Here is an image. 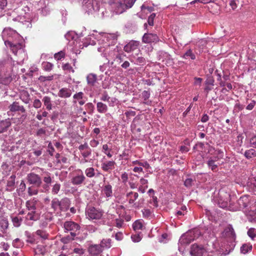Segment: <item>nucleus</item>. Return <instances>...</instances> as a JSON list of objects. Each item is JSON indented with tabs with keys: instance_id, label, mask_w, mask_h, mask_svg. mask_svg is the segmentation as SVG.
I'll return each mask as SVG.
<instances>
[{
	"instance_id": "f257e3e1",
	"label": "nucleus",
	"mask_w": 256,
	"mask_h": 256,
	"mask_svg": "<svg viewBox=\"0 0 256 256\" xmlns=\"http://www.w3.org/2000/svg\"><path fill=\"white\" fill-rule=\"evenodd\" d=\"M222 236L224 238L220 244L218 242H211L214 250L207 248V250L213 252H218V255L226 256L235 247L236 235L234 229L230 226L226 228L222 234Z\"/></svg>"
},
{
	"instance_id": "f03ea898",
	"label": "nucleus",
	"mask_w": 256,
	"mask_h": 256,
	"mask_svg": "<svg viewBox=\"0 0 256 256\" xmlns=\"http://www.w3.org/2000/svg\"><path fill=\"white\" fill-rule=\"evenodd\" d=\"M18 62L8 56L6 58L0 60V80L4 84L10 82L15 76L18 68Z\"/></svg>"
},
{
	"instance_id": "7ed1b4c3",
	"label": "nucleus",
	"mask_w": 256,
	"mask_h": 256,
	"mask_svg": "<svg viewBox=\"0 0 256 256\" xmlns=\"http://www.w3.org/2000/svg\"><path fill=\"white\" fill-rule=\"evenodd\" d=\"M64 227L66 231H70V236H68L62 238L64 243H68L72 240L76 236V232L80 229V226L76 223L72 221H67L64 223Z\"/></svg>"
},
{
	"instance_id": "20e7f679",
	"label": "nucleus",
	"mask_w": 256,
	"mask_h": 256,
	"mask_svg": "<svg viewBox=\"0 0 256 256\" xmlns=\"http://www.w3.org/2000/svg\"><path fill=\"white\" fill-rule=\"evenodd\" d=\"M71 182L73 185L80 186L84 183L86 178L82 170H75L71 173Z\"/></svg>"
},
{
	"instance_id": "39448f33",
	"label": "nucleus",
	"mask_w": 256,
	"mask_h": 256,
	"mask_svg": "<svg viewBox=\"0 0 256 256\" xmlns=\"http://www.w3.org/2000/svg\"><path fill=\"white\" fill-rule=\"evenodd\" d=\"M126 197L128 199V203L130 204H133L136 208L142 207L144 204V200L143 198H140L138 202H134L138 197V194L136 192H130L126 194Z\"/></svg>"
},
{
	"instance_id": "423d86ee",
	"label": "nucleus",
	"mask_w": 256,
	"mask_h": 256,
	"mask_svg": "<svg viewBox=\"0 0 256 256\" xmlns=\"http://www.w3.org/2000/svg\"><path fill=\"white\" fill-rule=\"evenodd\" d=\"M136 0H120L115 8V12L117 14H120L126 9L130 8L134 3Z\"/></svg>"
},
{
	"instance_id": "0eeeda50",
	"label": "nucleus",
	"mask_w": 256,
	"mask_h": 256,
	"mask_svg": "<svg viewBox=\"0 0 256 256\" xmlns=\"http://www.w3.org/2000/svg\"><path fill=\"white\" fill-rule=\"evenodd\" d=\"M219 197L218 200V204L220 207L222 208H228L230 210L231 204L230 201V195L223 191L220 192L219 193Z\"/></svg>"
},
{
	"instance_id": "6e6552de",
	"label": "nucleus",
	"mask_w": 256,
	"mask_h": 256,
	"mask_svg": "<svg viewBox=\"0 0 256 256\" xmlns=\"http://www.w3.org/2000/svg\"><path fill=\"white\" fill-rule=\"evenodd\" d=\"M86 214L90 220H99L102 218V212L94 207L90 206L86 209Z\"/></svg>"
},
{
	"instance_id": "1a4fd4ad",
	"label": "nucleus",
	"mask_w": 256,
	"mask_h": 256,
	"mask_svg": "<svg viewBox=\"0 0 256 256\" xmlns=\"http://www.w3.org/2000/svg\"><path fill=\"white\" fill-rule=\"evenodd\" d=\"M83 7L88 14L92 11H98L100 8L96 0H84Z\"/></svg>"
},
{
	"instance_id": "9d476101",
	"label": "nucleus",
	"mask_w": 256,
	"mask_h": 256,
	"mask_svg": "<svg viewBox=\"0 0 256 256\" xmlns=\"http://www.w3.org/2000/svg\"><path fill=\"white\" fill-rule=\"evenodd\" d=\"M26 180L30 184L34 185L37 187H40L42 184L40 176L34 172L28 174L27 175Z\"/></svg>"
},
{
	"instance_id": "9b49d317",
	"label": "nucleus",
	"mask_w": 256,
	"mask_h": 256,
	"mask_svg": "<svg viewBox=\"0 0 256 256\" xmlns=\"http://www.w3.org/2000/svg\"><path fill=\"white\" fill-rule=\"evenodd\" d=\"M110 56L113 57L114 62L118 64H120L124 60L126 55L122 51L120 50L119 48L116 46L112 51L110 53Z\"/></svg>"
},
{
	"instance_id": "f8f14e48",
	"label": "nucleus",
	"mask_w": 256,
	"mask_h": 256,
	"mask_svg": "<svg viewBox=\"0 0 256 256\" xmlns=\"http://www.w3.org/2000/svg\"><path fill=\"white\" fill-rule=\"evenodd\" d=\"M196 236L194 231H190L182 234L179 240V243L181 244H188L194 240Z\"/></svg>"
},
{
	"instance_id": "ddd939ff",
	"label": "nucleus",
	"mask_w": 256,
	"mask_h": 256,
	"mask_svg": "<svg viewBox=\"0 0 256 256\" xmlns=\"http://www.w3.org/2000/svg\"><path fill=\"white\" fill-rule=\"evenodd\" d=\"M248 202L249 200L248 196H241L237 201V204L238 206L234 207L232 206V208L230 207V210L233 211L241 210L248 206Z\"/></svg>"
},
{
	"instance_id": "4468645a",
	"label": "nucleus",
	"mask_w": 256,
	"mask_h": 256,
	"mask_svg": "<svg viewBox=\"0 0 256 256\" xmlns=\"http://www.w3.org/2000/svg\"><path fill=\"white\" fill-rule=\"evenodd\" d=\"M2 36L3 40L5 42V40H10L9 39L18 36V34L11 28H7L3 30Z\"/></svg>"
},
{
	"instance_id": "2eb2a0df",
	"label": "nucleus",
	"mask_w": 256,
	"mask_h": 256,
	"mask_svg": "<svg viewBox=\"0 0 256 256\" xmlns=\"http://www.w3.org/2000/svg\"><path fill=\"white\" fill-rule=\"evenodd\" d=\"M206 250L202 246L194 244L191 246L190 254L192 256H202Z\"/></svg>"
},
{
	"instance_id": "dca6fc26",
	"label": "nucleus",
	"mask_w": 256,
	"mask_h": 256,
	"mask_svg": "<svg viewBox=\"0 0 256 256\" xmlns=\"http://www.w3.org/2000/svg\"><path fill=\"white\" fill-rule=\"evenodd\" d=\"M44 184L42 186L44 192H48L50 189V186L52 182V178L51 177V174L48 172H45L44 174L42 177Z\"/></svg>"
},
{
	"instance_id": "f3484780",
	"label": "nucleus",
	"mask_w": 256,
	"mask_h": 256,
	"mask_svg": "<svg viewBox=\"0 0 256 256\" xmlns=\"http://www.w3.org/2000/svg\"><path fill=\"white\" fill-rule=\"evenodd\" d=\"M88 250L92 256H98L102 252V248L99 244H90Z\"/></svg>"
},
{
	"instance_id": "a211bd4d",
	"label": "nucleus",
	"mask_w": 256,
	"mask_h": 256,
	"mask_svg": "<svg viewBox=\"0 0 256 256\" xmlns=\"http://www.w3.org/2000/svg\"><path fill=\"white\" fill-rule=\"evenodd\" d=\"M144 43H151L157 42L159 40V38L156 34H145L142 38Z\"/></svg>"
},
{
	"instance_id": "6ab92c4d",
	"label": "nucleus",
	"mask_w": 256,
	"mask_h": 256,
	"mask_svg": "<svg viewBox=\"0 0 256 256\" xmlns=\"http://www.w3.org/2000/svg\"><path fill=\"white\" fill-rule=\"evenodd\" d=\"M9 227V222L8 219L4 216L0 218V232L2 234L6 233Z\"/></svg>"
},
{
	"instance_id": "aec40b11",
	"label": "nucleus",
	"mask_w": 256,
	"mask_h": 256,
	"mask_svg": "<svg viewBox=\"0 0 256 256\" xmlns=\"http://www.w3.org/2000/svg\"><path fill=\"white\" fill-rule=\"evenodd\" d=\"M140 44V42L136 40H131L126 44L124 48V50L126 52H130L136 50Z\"/></svg>"
},
{
	"instance_id": "412c9836",
	"label": "nucleus",
	"mask_w": 256,
	"mask_h": 256,
	"mask_svg": "<svg viewBox=\"0 0 256 256\" xmlns=\"http://www.w3.org/2000/svg\"><path fill=\"white\" fill-rule=\"evenodd\" d=\"M115 164L114 160L106 161L102 164L101 168L104 171L110 172L114 168Z\"/></svg>"
},
{
	"instance_id": "4be33fe9",
	"label": "nucleus",
	"mask_w": 256,
	"mask_h": 256,
	"mask_svg": "<svg viewBox=\"0 0 256 256\" xmlns=\"http://www.w3.org/2000/svg\"><path fill=\"white\" fill-rule=\"evenodd\" d=\"M16 176L12 175L8 179L6 186V190L12 192L15 188Z\"/></svg>"
},
{
	"instance_id": "5701e85b",
	"label": "nucleus",
	"mask_w": 256,
	"mask_h": 256,
	"mask_svg": "<svg viewBox=\"0 0 256 256\" xmlns=\"http://www.w3.org/2000/svg\"><path fill=\"white\" fill-rule=\"evenodd\" d=\"M5 45L8 46L14 54L17 53L18 50L22 48V45L20 43L14 44L10 40H5Z\"/></svg>"
},
{
	"instance_id": "b1692460",
	"label": "nucleus",
	"mask_w": 256,
	"mask_h": 256,
	"mask_svg": "<svg viewBox=\"0 0 256 256\" xmlns=\"http://www.w3.org/2000/svg\"><path fill=\"white\" fill-rule=\"evenodd\" d=\"M9 108L12 112L20 111L22 113L26 112V110L24 107L20 105L19 103L16 102H14L10 106Z\"/></svg>"
},
{
	"instance_id": "393cba45",
	"label": "nucleus",
	"mask_w": 256,
	"mask_h": 256,
	"mask_svg": "<svg viewBox=\"0 0 256 256\" xmlns=\"http://www.w3.org/2000/svg\"><path fill=\"white\" fill-rule=\"evenodd\" d=\"M10 125L11 122L9 119L0 121V134L6 132Z\"/></svg>"
},
{
	"instance_id": "a878e982",
	"label": "nucleus",
	"mask_w": 256,
	"mask_h": 256,
	"mask_svg": "<svg viewBox=\"0 0 256 256\" xmlns=\"http://www.w3.org/2000/svg\"><path fill=\"white\" fill-rule=\"evenodd\" d=\"M28 212L26 216V220L36 221L39 218V214L36 210H28Z\"/></svg>"
},
{
	"instance_id": "bb28decb",
	"label": "nucleus",
	"mask_w": 256,
	"mask_h": 256,
	"mask_svg": "<svg viewBox=\"0 0 256 256\" xmlns=\"http://www.w3.org/2000/svg\"><path fill=\"white\" fill-rule=\"evenodd\" d=\"M38 200L34 198L32 200H27L26 202V208L28 210H34L36 209V205L37 204Z\"/></svg>"
},
{
	"instance_id": "cd10ccee",
	"label": "nucleus",
	"mask_w": 256,
	"mask_h": 256,
	"mask_svg": "<svg viewBox=\"0 0 256 256\" xmlns=\"http://www.w3.org/2000/svg\"><path fill=\"white\" fill-rule=\"evenodd\" d=\"M72 94V92L70 89L64 88L59 90L58 96L61 98H67L70 97Z\"/></svg>"
},
{
	"instance_id": "c85d7f7f",
	"label": "nucleus",
	"mask_w": 256,
	"mask_h": 256,
	"mask_svg": "<svg viewBox=\"0 0 256 256\" xmlns=\"http://www.w3.org/2000/svg\"><path fill=\"white\" fill-rule=\"evenodd\" d=\"M70 200L64 198L60 200V211H66L70 206Z\"/></svg>"
},
{
	"instance_id": "c756f323",
	"label": "nucleus",
	"mask_w": 256,
	"mask_h": 256,
	"mask_svg": "<svg viewBox=\"0 0 256 256\" xmlns=\"http://www.w3.org/2000/svg\"><path fill=\"white\" fill-rule=\"evenodd\" d=\"M97 80V76L94 74H90L86 76V81L90 86H94Z\"/></svg>"
},
{
	"instance_id": "7c9ffc66",
	"label": "nucleus",
	"mask_w": 256,
	"mask_h": 256,
	"mask_svg": "<svg viewBox=\"0 0 256 256\" xmlns=\"http://www.w3.org/2000/svg\"><path fill=\"white\" fill-rule=\"evenodd\" d=\"M112 240L110 238L103 239L101 240L100 244H99L102 248V250L104 249L109 248L112 246Z\"/></svg>"
},
{
	"instance_id": "2f4dec72",
	"label": "nucleus",
	"mask_w": 256,
	"mask_h": 256,
	"mask_svg": "<svg viewBox=\"0 0 256 256\" xmlns=\"http://www.w3.org/2000/svg\"><path fill=\"white\" fill-rule=\"evenodd\" d=\"M11 218L13 226L16 228L20 226L23 220L22 218L18 216H12Z\"/></svg>"
},
{
	"instance_id": "473e14b6",
	"label": "nucleus",
	"mask_w": 256,
	"mask_h": 256,
	"mask_svg": "<svg viewBox=\"0 0 256 256\" xmlns=\"http://www.w3.org/2000/svg\"><path fill=\"white\" fill-rule=\"evenodd\" d=\"M20 98L25 104H28L30 100V94L26 91L24 90L20 94Z\"/></svg>"
},
{
	"instance_id": "72a5a7b5",
	"label": "nucleus",
	"mask_w": 256,
	"mask_h": 256,
	"mask_svg": "<svg viewBox=\"0 0 256 256\" xmlns=\"http://www.w3.org/2000/svg\"><path fill=\"white\" fill-rule=\"evenodd\" d=\"M60 200L58 198H54L52 200L51 207L54 210H60Z\"/></svg>"
},
{
	"instance_id": "f704fd0d",
	"label": "nucleus",
	"mask_w": 256,
	"mask_h": 256,
	"mask_svg": "<svg viewBox=\"0 0 256 256\" xmlns=\"http://www.w3.org/2000/svg\"><path fill=\"white\" fill-rule=\"evenodd\" d=\"M42 102H44V105L46 106V108L50 110L52 108V100L51 98L48 96H45L43 98L42 100Z\"/></svg>"
},
{
	"instance_id": "c9c22d12",
	"label": "nucleus",
	"mask_w": 256,
	"mask_h": 256,
	"mask_svg": "<svg viewBox=\"0 0 256 256\" xmlns=\"http://www.w3.org/2000/svg\"><path fill=\"white\" fill-rule=\"evenodd\" d=\"M252 250V245L250 244H244L240 247V252L243 254H246Z\"/></svg>"
},
{
	"instance_id": "e433bc0d",
	"label": "nucleus",
	"mask_w": 256,
	"mask_h": 256,
	"mask_svg": "<svg viewBox=\"0 0 256 256\" xmlns=\"http://www.w3.org/2000/svg\"><path fill=\"white\" fill-rule=\"evenodd\" d=\"M28 193L30 196L37 195L38 193V187L34 185L28 187Z\"/></svg>"
},
{
	"instance_id": "4c0bfd02",
	"label": "nucleus",
	"mask_w": 256,
	"mask_h": 256,
	"mask_svg": "<svg viewBox=\"0 0 256 256\" xmlns=\"http://www.w3.org/2000/svg\"><path fill=\"white\" fill-rule=\"evenodd\" d=\"M144 226L142 221L140 220H136L132 224V228L135 231L142 230Z\"/></svg>"
},
{
	"instance_id": "58836bf2",
	"label": "nucleus",
	"mask_w": 256,
	"mask_h": 256,
	"mask_svg": "<svg viewBox=\"0 0 256 256\" xmlns=\"http://www.w3.org/2000/svg\"><path fill=\"white\" fill-rule=\"evenodd\" d=\"M97 110L100 113H105L108 110V106L102 102H98L96 104Z\"/></svg>"
},
{
	"instance_id": "ea45409f",
	"label": "nucleus",
	"mask_w": 256,
	"mask_h": 256,
	"mask_svg": "<svg viewBox=\"0 0 256 256\" xmlns=\"http://www.w3.org/2000/svg\"><path fill=\"white\" fill-rule=\"evenodd\" d=\"M103 192L106 197L112 196V186L109 184L106 185L103 188Z\"/></svg>"
},
{
	"instance_id": "a19ab883",
	"label": "nucleus",
	"mask_w": 256,
	"mask_h": 256,
	"mask_svg": "<svg viewBox=\"0 0 256 256\" xmlns=\"http://www.w3.org/2000/svg\"><path fill=\"white\" fill-rule=\"evenodd\" d=\"M244 156L247 158H251L256 156V151L253 148L246 150L244 154Z\"/></svg>"
},
{
	"instance_id": "79ce46f5",
	"label": "nucleus",
	"mask_w": 256,
	"mask_h": 256,
	"mask_svg": "<svg viewBox=\"0 0 256 256\" xmlns=\"http://www.w3.org/2000/svg\"><path fill=\"white\" fill-rule=\"evenodd\" d=\"M142 216L145 218L150 219L153 215L151 210L148 208H144L142 210Z\"/></svg>"
},
{
	"instance_id": "37998d69",
	"label": "nucleus",
	"mask_w": 256,
	"mask_h": 256,
	"mask_svg": "<svg viewBox=\"0 0 256 256\" xmlns=\"http://www.w3.org/2000/svg\"><path fill=\"white\" fill-rule=\"evenodd\" d=\"M61 188V185L59 183H56L52 186L51 192L53 195L58 194Z\"/></svg>"
},
{
	"instance_id": "c03bdc74",
	"label": "nucleus",
	"mask_w": 256,
	"mask_h": 256,
	"mask_svg": "<svg viewBox=\"0 0 256 256\" xmlns=\"http://www.w3.org/2000/svg\"><path fill=\"white\" fill-rule=\"evenodd\" d=\"M85 174L88 178H92L95 176V170L92 167L88 168L85 170Z\"/></svg>"
},
{
	"instance_id": "a18cd8bd",
	"label": "nucleus",
	"mask_w": 256,
	"mask_h": 256,
	"mask_svg": "<svg viewBox=\"0 0 256 256\" xmlns=\"http://www.w3.org/2000/svg\"><path fill=\"white\" fill-rule=\"evenodd\" d=\"M24 234L26 236V242L31 244H34L35 242V238H34V236L30 232L28 231H26L24 232Z\"/></svg>"
},
{
	"instance_id": "49530a36",
	"label": "nucleus",
	"mask_w": 256,
	"mask_h": 256,
	"mask_svg": "<svg viewBox=\"0 0 256 256\" xmlns=\"http://www.w3.org/2000/svg\"><path fill=\"white\" fill-rule=\"evenodd\" d=\"M80 154L84 158V162H86L88 160L86 159L90 156L92 154V150L90 148H87L86 150L80 152Z\"/></svg>"
},
{
	"instance_id": "de8ad7c7",
	"label": "nucleus",
	"mask_w": 256,
	"mask_h": 256,
	"mask_svg": "<svg viewBox=\"0 0 256 256\" xmlns=\"http://www.w3.org/2000/svg\"><path fill=\"white\" fill-rule=\"evenodd\" d=\"M84 98V94L82 92H79L75 94L74 96V103L76 104Z\"/></svg>"
},
{
	"instance_id": "09e8293b",
	"label": "nucleus",
	"mask_w": 256,
	"mask_h": 256,
	"mask_svg": "<svg viewBox=\"0 0 256 256\" xmlns=\"http://www.w3.org/2000/svg\"><path fill=\"white\" fill-rule=\"evenodd\" d=\"M110 151L111 149L108 148V144H105L103 145L102 152L109 158H110L112 156V154L110 153Z\"/></svg>"
},
{
	"instance_id": "8fccbe9b",
	"label": "nucleus",
	"mask_w": 256,
	"mask_h": 256,
	"mask_svg": "<svg viewBox=\"0 0 256 256\" xmlns=\"http://www.w3.org/2000/svg\"><path fill=\"white\" fill-rule=\"evenodd\" d=\"M135 60V64H144L145 63V59L143 57L140 56L137 58H136L135 56L132 57V61L134 60Z\"/></svg>"
},
{
	"instance_id": "3c124183",
	"label": "nucleus",
	"mask_w": 256,
	"mask_h": 256,
	"mask_svg": "<svg viewBox=\"0 0 256 256\" xmlns=\"http://www.w3.org/2000/svg\"><path fill=\"white\" fill-rule=\"evenodd\" d=\"M183 58H190L192 60H194L196 58V56L192 53V50H189L184 54Z\"/></svg>"
},
{
	"instance_id": "603ef678",
	"label": "nucleus",
	"mask_w": 256,
	"mask_h": 256,
	"mask_svg": "<svg viewBox=\"0 0 256 256\" xmlns=\"http://www.w3.org/2000/svg\"><path fill=\"white\" fill-rule=\"evenodd\" d=\"M208 165L212 170L216 171L217 168V165L215 164V160H210L208 162Z\"/></svg>"
},
{
	"instance_id": "864d4df0",
	"label": "nucleus",
	"mask_w": 256,
	"mask_h": 256,
	"mask_svg": "<svg viewBox=\"0 0 256 256\" xmlns=\"http://www.w3.org/2000/svg\"><path fill=\"white\" fill-rule=\"evenodd\" d=\"M186 206H181L180 210H178L176 212V214L177 216L180 217V216H184L186 212Z\"/></svg>"
},
{
	"instance_id": "5fc2aeb1",
	"label": "nucleus",
	"mask_w": 256,
	"mask_h": 256,
	"mask_svg": "<svg viewBox=\"0 0 256 256\" xmlns=\"http://www.w3.org/2000/svg\"><path fill=\"white\" fill-rule=\"evenodd\" d=\"M132 164H138L140 166V167L143 166L146 168H150V164L147 162H142L138 160H135L132 162Z\"/></svg>"
},
{
	"instance_id": "6e6d98bb",
	"label": "nucleus",
	"mask_w": 256,
	"mask_h": 256,
	"mask_svg": "<svg viewBox=\"0 0 256 256\" xmlns=\"http://www.w3.org/2000/svg\"><path fill=\"white\" fill-rule=\"evenodd\" d=\"M34 252L38 254H43L44 252V249L42 246L38 245L36 248H34Z\"/></svg>"
},
{
	"instance_id": "4d7b16f0",
	"label": "nucleus",
	"mask_w": 256,
	"mask_h": 256,
	"mask_svg": "<svg viewBox=\"0 0 256 256\" xmlns=\"http://www.w3.org/2000/svg\"><path fill=\"white\" fill-rule=\"evenodd\" d=\"M36 234L44 239H46L48 237V234L44 230H36Z\"/></svg>"
},
{
	"instance_id": "13d9d810",
	"label": "nucleus",
	"mask_w": 256,
	"mask_h": 256,
	"mask_svg": "<svg viewBox=\"0 0 256 256\" xmlns=\"http://www.w3.org/2000/svg\"><path fill=\"white\" fill-rule=\"evenodd\" d=\"M44 69L46 71H50L54 66V65L49 62H44L42 64Z\"/></svg>"
},
{
	"instance_id": "bf43d9fd",
	"label": "nucleus",
	"mask_w": 256,
	"mask_h": 256,
	"mask_svg": "<svg viewBox=\"0 0 256 256\" xmlns=\"http://www.w3.org/2000/svg\"><path fill=\"white\" fill-rule=\"evenodd\" d=\"M64 56L65 53L63 51H60L54 54V58L57 60H60L62 58H64Z\"/></svg>"
},
{
	"instance_id": "052dcab7",
	"label": "nucleus",
	"mask_w": 256,
	"mask_h": 256,
	"mask_svg": "<svg viewBox=\"0 0 256 256\" xmlns=\"http://www.w3.org/2000/svg\"><path fill=\"white\" fill-rule=\"evenodd\" d=\"M248 234L252 239L253 240L256 236V230L254 228H250L248 231Z\"/></svg>"
},
{
	"instance_id": "680f3d73",
	"label": "nucleus",
	"mask_w": 256,
	"mask_h": 256,
	"mask_svg": "<svg viewBox=\"0 0 256 256\" xmlns=\"http://www.w3.org/2000/svg\"><path fill=\"white\" fill-rule=\"evenodd\" d=\"M131 238L133 242H139L142 239V236H140V234L139 233L137 234H132L131 236Z\"/></svg>"
},
{
	"instance_id": "e2e57ef3",
	"label": "nucleus",
	"mask_w": 256,
	"mask_h": 256,
	"mask_svg": "<svg viewBox=\"0 0 256 256\" xmlns=\"http://www.w3.org/2000/svg\"><path fill=\"white\" fill-rule=\"evenodd\" d=\"M22 244L21 240L18 238H16L12 242V246L16 248H20Z\"/></svg>"
},
{
	"instance_id": "0e129e2a",
	"label": "nucleus",
	"mask_w": 256,
	"mask_h": 256,
	"mask_svg": "<svg viewBox=\"0 0 256 256\" xmlns=\"http://www.w3.org/2000/svg\"><path fill=\"white\" fill-rule=\"evenodd\" d=\"M62 69L64 70H68V71H72V72H74V70L72 68L70 64L66 63L65 64H64L62 66Z\"/></svg>"
},
{
	"instance_id": "69168bd1",
	"label": "nucleus",
	"mask_w": 256,
	"mask_h": 256,
	"mask_svg": "<svg viewBox=\"0 0 256 256\" xmlns=\"http://www.w3.org/2000/svg\"><path fill=\"white\" fill-rule=\"evenodd\" d=\"M156 16V14L154 13H152L151 14L150 16L148 18V24L150 26H153L154 25V20Z\"/></svg>"
},
{
	"instance_id": "338daca9",
	"label": "nucleus",
	"mask_w": 256,
	"mask_h": 256,
	"mask_svg": "<svg viewBox=\"0 0 256 256\" xmlns=\"http://www.w3.org/2000/svg\"><path fill=\"white\" fill-rule=\"evenodd\" d=\"M193 180L191 178H186L184 182V184L186 186L189 188L192 186Z\"/></svg>"
},
{
	"instance_id": "774afa93",
	"label": "nucleus",
	"mask_w": 256,
	"mask_h": 256,
	"mask_svg": "<svg viewBox=\"0 0 256 256\" xmlns=\"http://www.w3.org/2000/svg\"><path fill=\"white\" fill-rule=\"evenodd\" d=\"M33 106L36 108H38L42 106V102L38 99H36L34 101Z\"/></svg>"
}]
</instances>
